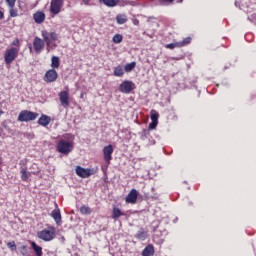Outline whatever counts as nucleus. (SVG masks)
<instances>
[{
    "mask_svg": "<svg viewBox=\"0 0 256 256\" xmlns=\"http://www.w3.org/2000/svg\"><path fill=\"white\" fill-rule=\"evenodd\" d=\"M76 175H78V177H81L82 179H87V177H91V175H93V172L91 171V169H85L81 166H77Z\"/></svg>",
    "mask_w": 256,
    "mask_h": 256,
    "instance_id": "9d476101",
    "label": "nucleus"
},
{
    "mask_svg": "<svg viewBox=\"0 0 256 256\" xmlns=\"http://www.w3.org/2000/svg\"><path fill=\"white\" fill-rule=\"evenodd\" d=\"M64 0H51L50 3V12L52 15H59L61 9L63 8Z\"/></svg>",
    "mask_w": 256,
    "mask_h": 256,
    "instance_id": "423d86ee",
    "label": "nucleus"
},
{
    "mask_svg": "<svg viewBox=\"0 0 256 256\" xmlns=\"http://www.w3.org/2000/svg\"><path fill=\"white\" fill-rule=\"evenodd\" d=\"M5 19V14L3 13V11L0 10V20Z\"/></svg>",
    "mask_w": 256,
    "mask_h": 256,
    "instance_id": "58836bf2",
    "label": "nucleus"
},
{
    "mask_svg": "<svg viewBox=\"0 0 256 256\" xmlns=\"http://www.w3.org/2000/svg\"><path fill=\"white\" fill-rule=\"evenodd\" d=\"M12 45H13L14 47H19V39L14 40V41L12 42Z\"/></svg>",
    "mask_w": 256,
    "mask_h": 256,
    "instance_id": "4c0bfd02",
    "label": "nucleus"
},
{
    "mask_svg": "<svg viewBox=\"0 0 256 256\" xmlns=\"http://www.w3.org/2000/svg\"><path fill=\"white\" fill-rule=\"evenodd\" d=\"M182 43L176 42V43H170L166 45V49H175V47H181Z\"/></svg>",
    "mask_w": 256,
    "mask_h": 256,
    "instance_id": "473e14b6",
    "label": "nucleus"
},
{
    "mask_svg": "<svg viewBox=\"0 0 256 256\" xmlns=\"http://www.w3.org/2000/svg\"><path fill=\"white\" fill-rule=\"evenodd\" d=\"M103 155H104V160L106 163H111V159H113V145L109 144L103 148Z\"/></svg>",
    "mask_w": 256,
    "mask_h": 256,
    "instance_id": "1a4fd4ad",
    "label": "nucleus"
},
{
    "mask_svg": "<svg viewBox=\"0 0 256 256\" xmlns=\"http://www.w3.org/2000/svg\"><path fill=\"white\" fill-rule=\"evenodd\" d=\"M49 123H51V118L45 114H42L38 119V125H41V127H47Z\"/></svg>",
    "mask_w": 256,
    "mask_h": 256,
    "instance_id": "2eb2a0df",
    "label": "nucleus"
},
{
    "mask_svg": "<svg viewBox=\"0 0 256 256\" xmlns=\"http://www.w3.org/2000/svg\"><path fill=\"white\" fill-rule=\"evenodd\" d=\"M60 60L57 56H52L51 58V67L52 69H59Z\"/></svg>",
    "mask_w": 256,
    "mask_h": 256,
    "instance_id": "b1692460",
    "label": "nucleus"
},
{
    "mask_svg": "<svg viewBox=\"0 0 256 256\" xmlns=\"http://www.w3.org/2000/svg\"><path fill=\"white\" fill-rule=\"evenodd\" d=\"M133 24H134V25H139V20L134 19V20H133Z\"/></svg>",
    "mask_w": 256,
    "mask_h": 256,
    "instance_id": "ea45409f",
    "label": "nucleus"
},
{
    "mask_svg": "<svg viewBox=\"0 0 256 256\" xmlns=\"http://www.w3.org/2000/svg\"><path fill=\"white\" fill-rule=\"evenodd\" d=\"M33 19H34L35 23L41 24V23H43V21H45V13L36 12L33 15Z\"/></svg>",
    "mask_w": 256,
    "mask_h": 256,
    "instance_id": "a211bd4d",
    "label": "nucleus"
},
{
    "mask_svg": "<svg viewBox=\"0 0 256 256\" xmlns=\"http://www.w3.org/2000/svg\"><path fill=\"white\" fill-rule=\"evenodd\" d=\"M6 246L10 251H17V244H15V241L8 242Z\"/></svg>",
    "mask_w": 256,
    "mask_h": 256,
    "instance_id": "c756f323",
    "label": "nucleus"
},
{
    "mask_svg": "<svg viewBox=\"0 0 256 256\" xmlns=\"http://www.w3.org/2000/svg\"><path fill=\"white\" fill-rule=\"evenodd\" d=\"M9 14H10V17H17L19 15L15 7H10Z\"/></svg>",
    "mask_w": 256,
    "mask_h": 256,
    "instance_id": "72a5a7b5",
    "label": "nucleus"
},
{
    "mask_svg": "<svg viewBox=\"0 0 256 256\" xmlns=\"http://www.w3.org/2000/svg\"><path fill=\"white\" fill-rule=\"evenodd\" d=\"M136 239H140V241H145L147 239V232L143 229H140L136 233Z\"/></svg>",
    "mask_w": 256,
    "mask_h": 256,
    "instance_id": "5701e85b",
    "label": "nucleus"
},
{
    "mask_svg": "<svg viewBox=\"0 0 256 256\" xmlns=\"http://www.w3.org/2000/svg\"><path fill=\"white\" fill-rule=\"evenodd\" d=\"M123 75H125V69L123 68V66L119 65L114 68L115 77H123Z\"/></svg>",
    "mask_w": 256,
    "mask_h": 256,
    "instance_id": "4be33fe9",
    "label": "nucleus"
},
{
    "mask_svg": "<svg viewBox=\"0 0 256 256\" xmlns=\"http://www.w3.org/2000/svg\"><path fill=\"white\" fill-rule=\"evenodd\" d=\"M8 7H15V3L17 0H5Z\"/></svg>",
    "mask_w": 256,
    "mask_h": 256,
    "instance_id": "e433bc0d",
    "label": "nucleus"
},
{
    "mask_svg": "<svg viewBox=\"0 0 256 256\" xmlns=\"http://www.w3.org/2000/svg\"><path fill=\"white\" fill-rule=\"evenodd\" d=\"M58 77H59V74L57 73V71L55 69L52 68L45 73L44 81L46 83H53V82L57 81Z\"/></svg>",
    "mask_w": 256,
    "mask_h": 256,
    "instance_id": "6e6552de",
    "label": "nucleus"
},
{
    "mask_svg": "<svg viewBox=\"0 0 256 256\" xmlns=\"http://www.w3.org/2000/svg\"><path fill=\"white\" fill-rule=\"evenodd\" d=\"M39 117V113L31 112L29 110H22L18 115V121L20 123H29V121H35Z\"/></svg>",
    "mask_w": 256,
    "mask_h": 256,
    "instance_id": "f257e3e1",
    "label": "nucleus"
},
{
    "mask_svg": "<svg viewBox=\"0 0 256 256\" xmlns=\"http://www.w3.org/2000/svg\"><path fill=\"white\" fill-rule=\"evenodd\" d=\"M159 122H155V121H152L150 124H149V127H148V130L149 131H152L153 129H155L157 127Z\"/></svg>",
    "mask_w": 256,
    "mask_h": 256,
    "instance_id": "c9c22d12",
    "label": "nucleus"
},
{
    "mask_svg": "<svg viewBox=\"0 0 256 256\" xmlns=\"http://www.w3.org/2000/svg\"><path fill=\"white\" fill-rule=\"evenodd\" d=\"M34 50L36 53H41L45 49V40H41L39 37H35L33 41Z\"/></svg>",
    "mask_w": 256,
    "mask_h": 256,
    "instance_id": "9b49d317",
    "label": "nucleus"
},
{
    "mask_svg": "<svg viewBox=\"0 0 256 256\" xmlns=\"http://www.w3.org/2000/svg\"><path fill=\"white\" fill-rule=\"evenodd\" d=\"M154 253H155V248L153 247V245L149 244L142 251V256H151V255H154Z\"/></svg>",
    "mask_w": 256,
    "mask_h": 256,
    "instance_id": "6ab92c4d",
    "label": "nucleus"
},
{
    "mask_svg": "<svg viewBox=\"0 0 256 256\" xmlns=\"http://www.w3.org/2000/svg\"><path fill=\"white\" fill-rule=\"evenodd\" d=\"M20 173L22 181H27V179H29V177L31 176V173L27 172V168H21Z\"/></svg>",
    "mask_w": 256,
    "mask_h": 256,
    "instance_id": "a878e982",
    "label": "nucleus"
},
{
    "mask_svg": "<svg viewBox=\"0 0 256 256\" xmlns=\"http://www.w3.org/2000/svg\"><path fill=\"white\" fill-rule=\"evenodd\" d=\"M42 37L44 42L47 45V49L49 51V48L51 47V41H57L59 39V36L55 32H47L46 30L42 31Z\"/></svg>",
    "mask_w": 256,
    "mask_h": 256,
    "instance_id": "39448f33",
    "label": "nucleus"
},
{
    "mask_svg": "<svg viewBox=\"0 0 256 256\" xmlns=\"http://www.w3.org/2000/svg\"><path fill=\"white\" fill-rule=\"evenodd\" d=\"M59 97H60V103L62 105V107H69V92L67 91H61L59 93Z\"/></svg>",
    "mask_w": 256,
    "mask_h": 256,
    "instance_id": "ddd939ff",
    "label": "nucleus"
},
{
    "mask_svg": "<svg viewBox=\"0 0 256 256\" xmlns=\"http://www.w3.org/2000/svg\"><path fill=\"white\" fill-rule=\"evenodd\" d=\"M128 21V19H127V15H125V14H118L117 16H116V23L118 24V25H125V23Z\"/></svg>",
    "mask_w": 256,
    "mask_h": 256,
    "instance_id": "412c9836",
    "label": "nucleus"
},
{
    "mask_svg": "<svg viewBox=\"0 0 256 256\" xmlns=\"http://www.w3.org/2000/svg\"><path fill=\"white\" fill-rule=\"evenodd\" d=\"M84 5H89V0H82Z\"/></svg>",
    "mask_w": 256,
    "mask_h": 256,
    "instance_id": "a19ab883",
    "label": "nucleus"
},
{
    "mask_svg": "<svg viewBox=\"0 0 256 256\" xmlns=\"http://www.w3.org/2000/svg\"><path fill=\"white\" fill-rule=\"evenodd\" d=\"M165 1H169V3H172V1H174V0H165Z\"/></svg>",
    "mask_w": 256,
    "mask_h": 256,
    "instance_id": "79ce46f5",
    "label": "nucleus"
},
{
    "mask_svg": "<svg viewBox=\"0 0 256 256\" xmlns=\"http://www.w3.org/2000/svg\"><path fill=\"white\" fill-rule=\"evenodd\" d=\"M80 213H82V215H91V213H93V210H91L89 206L83 205L82 207H80Z\"/></svg>",
    "mask_w": 256,
    "mask_h": 256,
    "instance_id": "bb28decb",
    "label": "nucleus"
},
{
    "mask_svg": "<svg viewBox=\"0 0 256 256\" xmlns=\"http://www.w3.org/2000/svg\"><path fill=\"white\" fill-rule=\"evenodd\" d=\"M135 89V83L133 81L125 80L119 85V91L121 93H125L126 95H129L131 91Z\"/></svg>",
    "mask_w": 256,
    "mask_h": 256,
    "instance_id": "0eeeda50",
    "label": "nucleus"
},
{
    "mask_svg": "<svg viewBox=\"0 0 256 256\" xmlns=\"http://www.w3.org/2000/svg\"><path fill=\"white\" fill-rule=\"evenodd\" d=\"M112 41L113 43H121V41H123V36L121 34H115Z\"/></svg>",
    "mask_w": 256,
    "mask_h": 256,
    "instance_id": "7c9ffc66",
    "label": "nucleus"
},
{
    "mask_svg": "<svg viewBox=\"0 0 256 256\" xmlns=\"http://www.w3.org/2000/svg\"><path fill=\"white\" fill-rule=\"evenodd\" d=\"M56 151L62 155H69L73 151V144L67 140H60L56 145Z\"/></svg>",
    "mask_w": 256,
    "mask_h": 256,
    "instance_id": "f03ea898",
    "label": "nucleus"
},
{
    "mask_svg": "<svg viewBox=\"0 0 256 256\" xmlns=\"http://www.w3.org/2000/svg\"><path fill=\"white\" fill-rule=\"evenodd\" d=\"M19 56V48L12 47L6 50L4 54V61L6 65H11V62Z\"/></svg>",
    "mask_w": 256,
    "mask_h": 256,
    "instance_id": "20e7f679",
    "label": "nucleus"
},
{
    "mask_svg": "<svg viewBox=\"0 0 256 256\" xmlns=\"http://www.w3.org/2000/svg\"><path fill=\"white\" fill-rule=\"evenodd\" d=\"M123 215H125V213H123L121 209L117 208L116 206H113L112 219H114V221H117V219H119V217H123Z\"/></svg>",
    "mask_w": 256,
    "mask_h": 256,
    "instance_id": "dca6fc26",
    "label": "nucleus"
},
{
    "mask_svg": "<svg viewBox=\"0 0 256 256\" xmlns=\"http://www.w3.org/2000/svg\"><path fill=\"white\" fill-rule=\"evenodd\" d=\"M1 115H3V111L0 110V117H1Z\"/></svg>",
    "mask_w": 256,
    "mask_h": 256,
    "instance_id": "37998d69",
    "label": "nucleus"
},
{
    "mask_svg": "<svg viewBox=\"0 0 256 256\" xmlns=\"http://www.w3.org/2000/svg\"><path fill=\"white\" fill-rule=\"evenodd\" d=\"M19 251L21 255L25 256L29 253V250L27 249V245H22L19 247Z\"/></svg>",
    "mask_w": 256,
    "mask_h": 256,
    "instance_id": "2f4dec72",
    "label": "nucleus"
},
{
    "mask_svg": "<svg viewBox=\"0 0 256 256\" xmlns=\"http://www.w3.org/2000/svg\"><path fill=\"white\" fill-rule=\"evenodd\" d=\"M30 243L36 256H43V248L33 241H31Z\"/></svg>",
    "mask_w": 256,
    "mask_h": 256,
    "instance_id": "f3484780",
    "label": "nucleus"
},
{
    "mask_svg": "<svg viewBox=\"0 0 256 256\" xmlns=\"http://www.w3.org/2000/svg\"><path fill=\"white\" fill-rule=\"evenodd\" d=\"M135 2H131L130 5H134Z\"/></svg>",
    "mask_w": 256,
    "mask_h": 256,
    "instance_id": "c03bdc74",
    "label": "nucleus"
},
{
    "mask_svg": "<svg viewBox=\"0 0 256 256\" xmlns=\"http://www.w3.org/2000/svg\"><path fill=\"white\" fill-rule=\"evenodd\" d=\"M151 121H155L159 123V113L157 111L152 110L151 112Z\"/></svg>",
    "mask_w": 256,
    "mask_h": 256,
    "instance_id": "cd10ccee",
    "label": "nucleus"
},
{
    "mask_svg": "<svg viewBox=\"0 0 256 256\" xmlns=\"http://www.w3.org/2000/svg\"><path fill=\"white\" fill-rule=\"evenodd\" d=\"M138 197L139 191H137L136 189H132L126 196V203H131L132 205H135V203H137Z\"/></svg>",
    "mask_w": 256,
    "mask_h": 256,
    "instance_id": "f8f14e48",
    "label": "nucleus"
},
{
    "mask_svg": "<svg viewBox=\"0 0 256 256\" xmlns=\"http://www.w3.org/2000/svg\"><path fill=\"white\" fill-rule=\"evenodd\" d=\"M100 3H103L106 7H117L120 0H99Z\"/></svg>",
    "mask_w": 256,
    "mask_h": 256,
    "instance_id": "aec40b11",
    "label": "nucleus"
},
{
    "mask_svg": "<svg viewBox=\"0 0 256 256\" xmlns=\"http://www.w3.org/2000/svg\"><path fill=\"white\" fill-rule=\"evenodd\" d=\"M150 135V130L149 129H144L141 133V139L142 141H145V139H148Z\"/></svg>",
    "mask_w": 256,
    "mask_h": 256,
    "instance_id": "c85d7f7f",
    "label": "nucleus"
},
{
    "mask_svg": "<svg viewBox=\"0 0 256 256\" xmlns=\"http://www.w3.org/2000/svg\"><path fill=\"white\" fill-rule=\"evenodd\" d=\"M177 219H178V218H176V219L174 220V223L177 221Z\"/></svg>",
    "mask_w": 256,
    "mask_h": 256,
    "instance_id": "a18cd8bd",
    "label": "nucleus"
},
{
    "mask_svg": "<svg viewBox=\"0 0 256 256\" xmlns=\"http://www.w3.org/2000/svg\"><path fill=\"white\" fill-rule=\"evenodd\" d=\"M179 43H182L181 47H185V45H189V43H191V37H187L183 41H180Z\"/></svg>",
    "mask_w": 256,
    "mask_h": 256,
    "instance_id": "f704fd0d",
    "label": "nucleus"
},
{
    "mask_svg": "<svg viewBox=\"0 0 256 256\" xmlns=\"http://www.w3.org/2000/svg\"><path fill=\"white\" fill-rule=\"evenodd\" d=\"M137 67V62H131L125 65L124 67V71L126 73H131V71H133V69Z\"/></svg>",
    "mask_w": 256,
    "mask_h": 256,
    "instance_id": "393cba45",
    "label": "nucleus"
},
{
    "mask_svg": "<svg viewBox=\"0 0 256 256\" xmlns=\"http://www.w3.org/2000/svg\"><path fill=\"white\" fill-rule=\"evenodd\" d=\"M37 237L42 241H46V242L53 241L54 238L56 237L55 228L52 227L50 229L41 230L37 233Z\"/></svg>",
    "mask_w": 256,
    "mask_h": 256,
    "instance_id": "7ed1b4c3",
    "label": "nucleus"
},
{
    "mask_svg": "<svg viewBox=\"0 0 256 256\" xmlns=\"http://www.w3.org/2000/svg\"><path fill=\"white\" fill-rule=\"evenodd\" d=\"M51 217L54 219L56 225H61V210H59V206L56 204V209L51 212Z\"/></svg>",
    "mask_w": 256,
    "mask_h": 256,
    "instance_id": "4468645a",
    "label": "nucleus"
}]
</instances>
